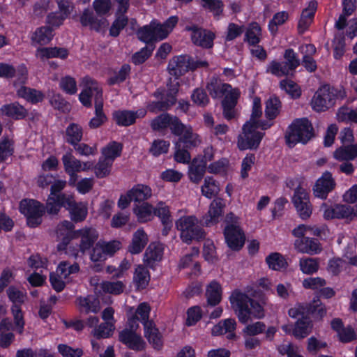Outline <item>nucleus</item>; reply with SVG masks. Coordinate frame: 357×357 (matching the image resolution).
Masks as SVG:
<instances>
[{
  "mask_svg": "<svg viewBox=\"0 0 357 357\" xmlns=\"http://www.w3.org/2000/svg\"><path fill=\"white\" fill-rule=\"evenodd\" d=\"M201 6L211 13L215 19H219L224 11V3L222 0H201Z\"/></svg>",
  "mask_w": 357,
  "mask_h": 357,
  "instance_id": "nucleus-51",
  "label": "nucleus"
},
{
  "mask_svg": "<svg viewBox=\"0 0 357 357\" xmlns=\"http://www.w3.org/2000/svg\"><path fill=\"white\" fill-rule=\"evenodd\" d=\"M294 245L298 252L310 255L318 254L322 250L321 243L315 238L304 237L296 239Z\"/></svg>",
  "mask_w": 357,
  "mask_h": 357,
  "instance_id": "nucleus-25",
  "label": "nucleus"
},
{
  "mask_svg": "<svg viewBox=\"0 0 357 357\" xmlns=\"http://www.w3.org/2000/svg\"><path fill=\"white\" fill-rule=\"evenodd\" d=\"M15 152L14 142L8 137L0 139V163L6 162Z\"/></svg>",
  "mask_w": 357,
  "mask_h": 357,
  "instance_id": "nucleus-57",
  "label": "nucleus"
},
{
  "mask_svg": "<svg viewBox=\"0 0 357 357\" xmlns=\"http://www.w3.org/2000/svg\"><path fill=\"white\" fill-rule=\"evenodd\" d=\"M151 275L147 266L139 264L135 268L133 282L137 290L145 289L149 284Z\"/></svg>",
  "mask_w": 357,
  "mask_h": 357,
  "instance_id": "nucleus-36",
  "label": "nucleus"
},
{
  "mask_svg": "<svg viewBox=\"0 0 357 357\" xmlns=\"http://www.w3.org/2000/svg\"><path fill=\"white\" fill-rule=\"evenodd\" d=\"M37 52L41 59L52 58L66 59L69 55L68 49L59 47H39L37 50Z\"/></svg>",
  "mask_w": 357,
  "mask_h": 357,
  "instance_id": "nucleus-38",
  "label": "nucleus"
},
{
  "mask_svg": "<svg viewBox=\"0 0 357 357\" xmlns=\"http://www.w3.org/2000/svg\"><path fill=\"white\" fill-rule=\"evenodd\" d=\"M185 30L191 32L192 43L203 49L213 48L215 33L211 30L198 26L197 24L186 26Z\"/></svg>",
  "mask_w": 357,
  "mask_h": 357,
  "instance_id": "nucleus-14",
  "label": "nucleus"
},
{
  "mask_svg": "<svg viewBox=\"0 0 357 357\" xmlns=\"http://www.w3.org/2000/svg\"><path fill=\"white\" fill-rule=\"evenodd\" d=\"M189 61L188 54L175 56L169 61L167 70L171 75L175 77V79L172 81V78H169L167 84L171 82H179L177 79L188 72Z\"/></svg>",
  "mask_w": 357,
  "mask_h": 357,
  "instance_id": "nucleus-18",
  "label": "nucleus"
},
{
  "mask_svg": "<svg viewBox=\"0 0 357 357\" xmlns=\"http://www.w3.org/2000/svg\"><path fill=\"white\" fill-rule=\"evenodd\" d=\"M163 255V249L160 245L155 243H151L147 247L143 261L144 265L149 268L155 270L157 263L162 260Z\"/></svg>",
  "mask_w": 357,
  "mask_h": 357,
  "instance_id": "nucleus-23",
  "label": "nucleus"
},
{
  "mask_svg": "<svg viewBox=\"0 0 357 357\" xmlns=\"http://www.w3.org/2000/svg\"><path fill=\"white\" fill-rule=\"evenodd\" d=\"M236 323L234 319H226L220 321L212 328L211 333L213 336H219L229 333V338L235 337L234 331L236 329Z\"/></svg>",
  "mask_w": 357,
  "mask_h": 357,
  "instance_id": "nucleus-41",
  "label": "nucleus"
},
{
  "mask_svg": "<svg viewBox=\"0 0 357 357\" xmlns=\"http://www.w3.org/2000/svg\"><path fill=\"white\" fill-rule=\"evenodd\" d=\"M54 30L50 26H42L36 28L33 33L31 40L33 45H45L52 40Z\"/></svg>",
  "mask_w": 357,
  "mask_h": 357,
  "instance_id": "nucleus-34",
  "label": "nucleus"
},
{
  "mask_svg": "<svg viewBox=\"0 0 357 357\" xmlns=\"http://www.w3.org/2000/svg\"><path fill=\"white\" fill-rule=\"evenodd\" d=\"M282 102L279 97L271 96L266 102L265 116L269 121H273L280 114Z\"/></svg>",
  "mask_w": 357,
  "mask_h": 357,
  "instance_id": "nucleus-44",
  "label": "nucleus"
},
{
  "mask_svg": "<svg viewBox=\"0 0 357 357\" xmlns=\"http://www.w3.org/2000/svg\"><path fill=\"white\" fill-rule=\"evenodd\" d=\"M277 332V327L270 326L266 328V325L263 321H256L247 324L243 329L244 336L256 337L258 335L264 333L265 335L263 340L268 342H273L274 340Z\"/></svg>",
  "mask_w": 357,
  "mask_h": 357,
  "instance_id": "nucleus-17",
  "label": "nucleus"
},
{
  "mask_svg": "<svg viewBox=\"0 0 357 357\" xmlns=\"http://www.w3.org/2000/svg\"><path fill=\"white\" fill-rule=\"evenodd\" d=\"M61 161L65 172H79L81 160L73 155L71 149L62 155Z\"/></svg>",
  "mask_w": 357,
  "mask_h": 357,
  "instance_id": "nucleus-50",
  "label": "nucleus"
},
{
  "mask_svg": "<svg viewBox=\"0 0 357 357\" xmlns=\"http://www.w3.org/2000/svg\"><path fill=\"white\" fill-rule=\"evenodd\" d=\"M261 28L257 22L250 23L245 33L244 41L250 46H256L261 41Z\"/></svg>",
  "mask_w": 357,
  "mask_h": 357,
  "instance_id": "nucleus-43",
  "label": "nucleus"
},
{
  "mask_svg": "<svg viewBox=\"0 0 357 357\" xmlns=\"http://www.w3.org/2000/svg\"><path fill=\"white\" fill-rule=\"evenodd\" d=\"M222 287L216 280L211 281L206 287L205 296L207 303L211 307L218 305L222 300Z\"/></svg>",
  "mask_w": 357,
  "mask_h": 357,
  "instance_id": "nucleus-35",
  "label": "nucleus"
},
{
  "mask_svg": "<svg viewBox=\"0 0 357 357\" xmlns=\"http://www.w3.org/2000/svg\"><path fill=\"white\" fill-rule=\"evenodd\" d=\"M336 98L334 88L328 84L323 85L314 93L312 100V107L318 112L326 111L335 104Z\"/></svg>",
  "mask_w": 357,
  "mask_h": 357,
  "instance_id": "nucleus-10",
  "label": "nucleus"
},
{
  "mask_svg": "<svg viewBox=\"0 0 357 357\" xmlns=\"http://www.w3.org/2000/svg\"><path fill=\"white\" fill-rule=\"evenodd\" d=\"M19 211L26 218L27 226L36 228L42 223L47 206L36 199H23L20 202Z\"/></svg>",
  "mask_w": 357,
  "mask_h": 357,
  "instance_id": "nucleus-6",
  "label": "nucleus"
},
{
  "mask_svg": "<svg viewBox=\"0 0 357 357\" xmlns=\"http://www.w3.org/2000/svg\"><path fill=\"white\" fill-rule=\"evenodd\" d=\"M314 135L311 121L307 118L294 119L288 126L284 139L287 145L292 148L298 143L307 144Z\"/></svg>",
  "mask_w": 357,
  "mask_h": 357,
  "instance_id": "nucleus-3",
  "label": "nucleus"
},
{
  "mask_svg": "<svg viewBox=\"0 0 357 357\" xmlns=\"http://www.w3.org/2000/svg\"><path fill=\"white\" fill-rule=\"evenodd\" d=\"M317 1H311L309 2L308 6L302 10L297 26L298 31L300 34L304 33L312 22L317 9Z\"/></svg>",
  "mask_w": 357,
  "mask_h": 357,
  "instance_id": "nucleus-22",
  "label": "nucleus"
},
{
  "mask_svg": "<svg viewBox=\"0 0 357 357\" xmlns=\"http://www.w3.org/2000/svg\"><path fill=\"white\" fill-rule=\"evenodd\" d=\"M57 204L59 206V211L61 208H65L69 211L71 220L74 222H81L84 221L88 214V208L82 202H77L73 196L66 198L64 196L57 199Z\"/></svg>",
  "mask_w": 357,
  "mask_h": 357,
  "instance_id": "nucleus-13",
  "label": "nucleus"
},
{
  "mask_svg": "<svg viewBox=\"0 0 357 357\" xmlns=\"http://www.w3.org/2000/svg\"><path fill=\"white\" fill-rule=\"evenodd\" d=\"M128 17L115 15V19L109 29L110 36L116 38L128 24Z\"/></svg>",
  "mask_w": 357,
  "mask_h": 357,
  "instance_id": "nucleus-63",
  "label": "nucleus"
},
{
  "mask_svg": "<svg viewBox=\"0 0 357 357\" xmlns=\"http://www.w3.org/2000/svg\"><path fill=\"white\" fill-rule=\"evenodd\" d=\"M7 296L12 305L22 306L25 301L26 293L20 290L14 285H10L6 290Z\"/></svg>",
  "mask_w": 357,
  "mask_h": 357,
  "instance_id": "nucleus-58",
  "label": "nucleus"
},
{
  "mask_svg": "<svg viewBox=\"0 0 357 357\" xmlns=\"http://www.w3.org/2000/svg\"><path fill=\"white\" fill-rule=\"evenodd\" d=\"M229 301L239 322L243 324L249 321L251 315L257 319H261L264 317L263 305L259 301L250 298L246 294L238 289L232 292Z\"/></svg>",
  "mask_w": 357,
  "mask_h": 357,
  "instance_id": "nucleus-2",
  "label": "nucleus"
},
{
  "mask_svg": "<svg viewBox=\"0 0 357 357\" xmlns=\"http://www.w3.org/2000/svg\"><path fill=\"white\" fill-rule=\"evenodd\" d=\"M149 242V237L143 228H139L132 234L128 251L132 255H137L143 251Z\"/></svg>",
  "mask_w": 357,
  "mask_h": 357,
  "instance_id": "nucleus-27",
  "label": "nucleus"
},
{
  "mask_svg": "<svg viewBox=\"0 0 357 357\" xmlns=\"http://www.w3.org/2000/svg\"><path fill=\"white\" fill-rule=\"evenodd\" d=\"M178 21V18L177 16H171L163 23L158 22L154 20L153 29L156 40L159 41L167 38L177 24Z\"/></svg>",
  "mask_w": 357,
  "mask_h": 357,
  "instance_id": "nucleus-26",
  "label": "nucleus"
},
{
  "mask_svg": "<svg viewBox=\"0 0 357 357\" xmlns=\"http://www.w3.org/2000/svg\"><path fill=\"white\" fill-rule=\"evenodd\" d=\"M98 90L102 91V89L97 86L84 87L79 94V100L81 104L86 108H91L92 107V97L95 93L96 101Z\"/></svg>",
  "mask_w": 357,
  "mask_h": 357,
  "instance_id": "nucleus-53",
  "label": "nucleus"
},
{
  "mask_svg": "<svg viewBox=\"0 0 357 357\" xmlns=\"http://www.w3.org/2000/svg\"><path fill=\"white\" fill-rule=\"evenodd\" d=\"M204 162L195 157L192 160L188 170V176L191 182L198 184L203 179L207 169V166Z\"/></svg>",
  "mask_w": 357,
  "mask_h": 357,
  "instance_id": "nucleus-33",
  "label": "nucleus"
},
{
  "mask_svg": "<svg viewBox=\"0 0 357 357\" xmlns=\"http://www.w3.org/2000/svg\"><path fill=\"white\" fill-rule=\"evenodd\" d=\"M112 162L104 158H100L97 164L94 166V173L98 178H103L109 175L112 167Z\"/></svg>",
  "mask_w": 357,
  "mask_h": 357,
  "instance_id": "nucleus-59",
  "label": "nucleus"
},
{
  "mask_svg": "<svg viewBox=\"0 0 357 357\" xmlns=\"http://www.w3.org/2000/svg\"><path fill=\"white\" fill-rule=\"evenodd\" d=\"M266 262L269 268L274 271H281L286 268L288 264L284 257L278 252H273L266 257Z\"/></svg>",
  "mask_w": 357,
  "mask_h": 357,
  "instance_id": "nucleus-54",
  "label": "nucleus"
},
{
  "mask_svg": "<svg viewBox=\"0 0 357 357\" xmlns=\"http://www.w3.org/2000/svg\"><path fill=\"white\" fill-rule=\"evenodd\" d=\"M321 209L323 210V217L326 220L338 219L346 220L350 222L357 219V204L354 206L342 204L329 206L327 203L324 202L321 205Z\"/></svg>",
  "mask_w": 357,
  "mask_h": 357,
  "instance_id": "nucleus-8",
  "label": "nucleus"
},
{
  "mask_svg": "<svg viewBox=\"0 0 357 357\" xmlns=\"http://www.w3.org/2000/svg\"><path fill=\"white\" fill-rule=\"evenodd\" d=\"M201 191L202 195L206 198L211 199L219 193V183L213 176H207L204 178V182L201 188Z\"/></svg>",
  "mask_w": 357,
  "mask_h": 357,
  "instance_id": "nucleus-49",
  "label": "nucleus"
},
{
  "mask_svg": "<svg viewBox=\"0 0 357 357\" xmlns=\"http://www.w3.org/2000/svg\"><path fill=\"white\" fill-rule=\"evenodd\" d=\"M252 126L244 123L242 127V132L238 136L237 146L239 150H256L265 135L263 132H259L252 128Z\"/></svg>",
  "mask_w": 357,
  "mask_h": 357,
  "instance_id": "nucleus-9",
  "label": "nucleus"
},
{
  "mask_svg": "<svg viewBox=\"0 0 357 357\" xmlns=\"http://www.w3.org/2000/svg\"><path fill=\"white\" fill-rule=\"evenodd\" d=\"M297 318L298 319L292 331V335L297 339H303L311 333L313 323L311 318L305 315H300Z\"/></svg>",
  "mask_w": 357,
  "mask_h": 357,
  "instance_id": "nucleus-29",
  "label": "nucleus"
},
{
  "mask_svg": "<svg viewBox=\"0 0 357 357\" xmlns=\"http://www.w3.org/2000/svg\"><path fill=\"white\" fill-rule=\"evenodd\" d=\"M176 227L180 231L181 240L188 245L193 241H202L206 238V234L195 215L181 217L176 221Z\"/></svg>",
  "mask_w": 357,
  "mask_h": 357,
  "instance_id": "nucleus-5",
  "label": "nucleus"
},
{
  "mask_svg": "<svg viewBox=\"0 0 357 357\" xmlns=\"http://www.w3.org/2000/svg\"><path fill=\"white\" fill-rule=\"evenodd\" d=\"M144 333L153 349L162 350L164 346L163 337L154 322L146 321L144 323Z\"/></svg>",
  "mask_w": 357,
  "mask_h": 357,
  "instance_id": "nucleus-21",
  "label": "nucleus"
},
{
  "mask_svg": "<svg viewBox=\"0 0 357 357\" xmlns=\"http://www.w3.org/2000/svg\"><path fill=\"white\" fill-rule=\"evenodd\" d=\"M333 157L338 161H351L357 158V144H342L333 153Z\"/></svg>",
  "mask_w": 357,
  "mask_h": 357,
  "instance_id": "nucleus-37",
  "label": "nucleus"
},
{
  "mask_svg": "<svg viewBox=\"0 0 357 357\" xmlns=\"http://www.w3.org/2000/svg\"><path fill=\"white\" fill-rule=\"evenodd\" d=\"M288 19L289 13L287 11L275 13L268 24V29L271 35L275 36L278 31V26L284 24Z\"/></svg>",
  "mask_w": 357,
  "mask_h": 357,
  "instance_id": "nucleus-56",
  "label": "nucleus"
},
{
  "mask_svg": "<svg viewBox=\"0 0 357 357\" xmlns=\"http://www.w3.org/2000/svg\"><path fill=\"white\" fill-rule=\"evenodd\" d=\"M225 223L223 234L225 243L231 250H241L245 242V235L240 226V218L234 213L229 212L225 216Z\"/></svg>",
  "mask_w": 357,
  "mask_h": 357,
  "instance_id": "nucleus-4",
  "label": "nucleus"
},
{
  "mask_svg": "<svg viewBox=\"0 0 357 357\" xmlns=\"http://www.w3.org/2000/svg\"><path fill=\"white\" fill-rule=\"evenodd\" d=\"M129 192L132 195L133 202H144V201L149 199L152 195L151 188L146 185L137 184L134 185Z\"/></svg>",
  "mask_w": 357,
  "mask_h": 357,
  "instance_id": "nucleus-48",
  "label": "nucleus"
},
{
  "mask_svg": "<svg viewBox=\"0 0 357 357\" xmlns=\"http://www.w3.org/2000/svg\"><path fill=\"white\" fill-rule=\"evenodd\" d=\"M17 94L20 97L25 99L31 104L41 102L45 98L42 91L26 86H22L17 91Z\"/></svg>",
  "mask_w": 357,
  "mask_h": 357,
  "instance_id": "nucleus-46",
  "label": "nucleus"
},
{
  "mask_svg": "<svg viewBox=\"0 0 357 357\" xmlns=\"http://www.w3.org/2000/svg\"><path fill=\"white\" fill-rule=\"evenodd\" d=\"M112 119L117 126L121 127H128L135 123V116L132 110H115L112 112Z\"/></svg>",
  "mask_w": 357,
  "mask_h": 357,
  "instance_id": "nucleus-40",
  "label": "nucleus"
},
{
  "mask_svg": "<svg viewBox=\"0 0 357 357\" xmlns=\"http://www.w3.org/2000/svg\"><path fill=\"white\" fill-rule=\"evenodd\" d=\"M153 206L148 202H143L142 204L136 206L133 208V212L137 218V220L140 223H145L151 221L153 217Z\"/></svg>",
  "mask_w": 357,
  "mask_h": 357,
  "instance_id": "nucleus-45",
  "label": "nucleus"
},
{
  "mask_svg": "<svg viewBox=\"0 0 357 357\" xmlns=\"http://www.w3.org/2000/svg\"><path fill=\"white\" fill-rule=\"evenodd\" d=\"M131 73V66L128 63H123L119 70H113L107 79V84L109 86L120 84L124 82Z\"/></svg>",
  "mask_w": 357,
  "mask_h": 357,
  "instance_id": "nucleus-42",
  "label": "nucleus"
},
{
  "mask_svg": "<svg viewBox=\"0 0 357 357\" xmlns=\"http://www.w3.org/2000/svg\"><path fill=\"white\" fill-rule=\"evenodd\" d=\"M84 135V130L82 126L77 123H70L66 128L63 139L69 145L73 146L77 142L82 140Z\"/></svg>",
  "mask_w": 357,
  "mask_h": 357,
  "instance_id": "nucleus-30",
  "label": "nucleus"
},
{
  "mask_svg": "<svg viewBox=\"0 0 357 357\" xmlns=\"http://www.w3.org/2000/svg\"><path fill=\"white\" fill-rule=\"evenodd\" d=\"M0 111L2 115L15 121L24 119L28 115L27 109L18 102L5 104Z\"/></svg>",
  "mask_w": 357,
  "mask_h": 357,
  "instance_id": "nucleus-28",
  "label": "nucleus"
},
{
  "mask_svg": "<svg viewBox=\"0 0 357 357\" xmlns=\"http://www.w3.org/2000/svg\"><path fill=\"white\" fill-rule=\"evenodd\" d=\"M67 181L65 180H56L53 181L50 188V195L47 202V212L50 215H57L59 213V206L57 204V199L64 196L70 198L72 195H67L61 191L65 188Z\"/></svg>",
  "mask_w": 357,
  "mask_h": 357,
  "instance_id": "nucleus-16",
  "label": "nucleus"
},
{
  "mask_svg": "<svg viewBox=\"0 0 357 357\" xmlns=\"http://www.w3.org/2000/svg\"><path fill=\"white\" fill-rule=\"evenodd\" d=\"M292 203L298 216L303 220L310 218L312 213V204L310 202V194L306 189L298 185L294 191Z\"/></svg>",
  "mask_w": 357,
  "mask_h": 357,
  "instance_id": "nucleus-12",
  "label": "nucleus"
},
{
  "mask_svg": "<svg viewBox=\"0 0 357 357\" xmlns=\"http://www.w3.org/2000/svg\"><path fill=\"white\" fill-rule=\"evenodd\" d=\"M153 25L154 20L151 21L149 24L139 27L136 32L138 40L145 43L147 47L155 45L154 43L157 42Z\"/></svg>",
  "mask_w": 357,
  "mask_h": 357,
  "instance_id": "nucleus-39",
  "label": "nucleus"
},
{
  "mask_svg": "<svg viewBox=\"0 0 357 357\" xmlns=\"http://www.w3.org/2000/svg\"><path fill=\"white\" fill-rule=\"evenodd\" d=\"M52 107L61 113H68L71 109L70 104L60 93L54 94L50 100Z\"/></svg>",
  "mask_w": 357,
  "mask_h": 357,
  "instance_id": "nucleus-61",
  "label": "nucleus"
},
{
  "mask_svg": "<svg viewBox=\"0 0 357 357\" xmlns=\"http://www.w3.org/2000/svg\"><path fill=\"white\" fill-rule=\"evenodd\" d=\"M95 116L89 121V126L91 129H96L103 125L107 117L103 111L102 91L98 90L95 102Z\"/></svg>",
  "mask_w": 357,
  "mask_h": 357,
  "instance_id": "nucleus-24",
  "label": "nucleus"
},
{
  "mask_svg": "<svg viewBox=\"0 0 357 357\" xmlns=\"http://www.w3.org/2000/svg\"><path fill=\"white\" fill-rule=\"evenodd\" d=\"M225 204L223 199L218 198L213 199L210 204L209 208L206 215L209 218L205 220V224L206 226H210L213 224H216L219 222L220 217L223 213L224 208Z\"/></svg>",
  "mask_w": 357,
  "mask_h": 357,
  "instance_id": "nucleus-31",
  "label": "nucleus"
},
{
  "mask_svg": "<svg viewBox=\"0 0 357 357\" xmlns=\"http://www.w3.org/2000/svg\"><path fill=\"white\" fill-rule=\"evenodd\" d=\"M179 91L178 82L167 84V89L159 87L153 93L157 100L151 101L146 107L149 112L156 114L162 112L150 121L153 132H162L169 128L172 135H179L184 128L181 120L176 116L166 112L177 102Z\"/></svg>",
  "mask_w": 357,
  "mask_h": 357,
  "instance_id": "nucleus-1",
  "label": "nucleus"
},
{
  "mask_svg": "<svg viewBox=\"0 0 357 357\" xmlns=\"http://www.w3.org/2000/svg\"><path fill=\"white\" fill-rule=\"evenodd\" d=\"M333 57L335 59H340L345 52V37L343 33H337L333 40Z\"/></svg>",
  "mask_w": 357,
  "mask_h": 357,
  "instance_id": "nucleus-60",
  "label": "nucleus"
},
{
  "mask_svg": "<svg viewBox=\"0 0 357 357\" xmlns=\"http://www.w3.org/2000/svg\"><path fill=\"white\" fill-rule=\"evenodd\" d=\"M299 266L303 273L312 275L317 272L319 263V260L315 258H301L299 261Z\"/></svg>",
  "mask_w": 357,
  "mask_h": 357,
  "instance_id": "nucleus-62",
  "label": "nucleus"
},
{
  "mask_svg": "<svg viewBox=\"0 0 357 357\" xmlns=\"http://www.w3.org/2000/svg\"><path fill=\"white\" fill-rule=\"evenodd\" d=\"M288 314L294 319L305 315L312 316L315 320H321L326 314V308L319 298H314L310 303H297L288 310Z\"/></svg>",
  "mask_w": 357,
  "mask_h": 357,
  "instance_id": "nucleus-7",
  "label": "nucleus"
},
{
  "mask_svg": "<svg viewBox=\"0 0 357 357\" xmlns=\"http://www.w3.org/2000/svg\"><path fill=\"white\" fill-rule=\"evenodd\" d=\"M123 144L116 141H112L102 149L103 158L114 162L115 159L121 156L123 151Z\"/></svg>",
  "mask_w": 357,
  "mask_h": 357,
  "instance_id": "nucleus-47",
  "label": "nucleus"
},
{
  "mask_svg": "<svg viewBox=\"0 0 357 357\" xmlns=\"http://www.w3.org/2000/svg\"><path fill=\"white\" fill-rule=\"evenodd\" d=\"M336 185L335 179L333 178L332 173L329 171H325L313 185V195L317 198L326 200L328 195L335 189Z\"/></svg>",
  "mask_w": 357,
  "mask_h": 357,
  "instance_id": "nucleus-15",
  "label": "nucleus"
},
{
  "mask_svg": "<svg viewBox=\"0 0 357 357\" xmlns=\"http://www.w3.org/2000/svg\"><path fill=\"white\" fill-rule=\"evenodd\" d=\"M280 87L291 98L297 99L301 96V89L294 81L285 78L280 82Z\"/></svg>",
  "mask_w": 357,
  "mask_h": 357,
  "instance_id": "nucleus-55",
  "label": "nucleus"
},
{
  "mask_svg": "<svg viewBox=\"0 0 357 357\" xmlns=\"http://www.w3.org/2000/svg\"><path fill=\"white\" fill-rule=\"evenodd\" d=\"M184 128L179 135H174L178 137L175 145L181 146L190 149H193L199 146L201 142L199 135L193 132L192 128L190 125L183 123Z\"/></svg>",
  "mask_w": 357,
  "mask_h": 357,
  "instance_id": "nucleus-20",
  "label": "nucleus"
},
{
  "mask_svg": "<svg viewBox=\"0 0 357 357\" xmlns=\"http://www.w3.org/2000/svg\"><path fill=\"white\" fill-rule=\"evenodd\" d=\"M79 21L82 26H89L90 29L100 32L106 20L98 19L92 10L85 8L79 17Z\"/></svg>",
  "mask_w": 357,
  "mask_h": 357,
  "instance_id": "nucleus-32",
  "label": "nucleus"
},
{
  "mask_svg": "<svg viewBox=\"0 0 357 357\" xmlns=\"http://www.w3.org/2000/svg\"><path fill=\"white\" fill-rule=\"evenodd\" d=\"M170 143L165 139H154L149 148V153L154 157H158L168 152Z\"/></svg>",
  "mask_w": 357,
  "mask_h": 357,
  "instance_id": "nucleus-64",
  "label": "nucleus"
},
{
  "mask_svg": "<svg viewBox=\"0 0 357 357\" xmlns=\"http://www.w3.org/2000/svg\"><path fill=\"white\" fill-rule=\"evenodd\" d=\"M77 239H80L77 247L73 248L72 255L77 257L79 252L82 254L90 251L98 238V231L91 227H84L76 230Z\"/></svg>",
  "mask_w": 357,
  "mask_h": 357,
  "instance_id": "nucleus-11",
  "label": "nucleus"
},
{
  "mask_svg": "<svg viewBox=\"0 0 357 357\" xmlns=\"http://www.w3.org/2000/svg\"><path fill=\"white\" fill-rule=\"evenodd\" d=\"M283 56L285 60L283 63L284 66L289 73L293 74L301 64L298 54L293 49L288 48L284 51Z\"/></svg>",
  "mask_w": 357,
  "mask_h": 357,
  "instance_id": "nucleus-52",
  "label": "nucleus"
},
{
  "mask_svg": "<svg viewBox=\"0 0 357 357\" xmlns=\"http://www.w3.org/2000/svg\"><path fill=\"white\" fill-rule=\"evenodd\" d=\"M119 340L129 349L135 351H142L146 348V342L143 340L141 335L135 331H131L128 328H124L119 332Z\"/></svg>",
  "mask_w": 357,
  "mask_h": 357,
  "instance_id": "nucleus-19",
  "label": "nucleus"
}]
</instances>
